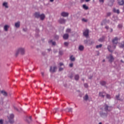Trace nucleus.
I'll return each mask as SVG.
<instances>
[{
	"instance_id": "obj_1",
	"label": "nucleus",
	"mask_w": 124,
	"mask_h": 124,
	"mask_svg": "<svg viewBox=\"0 0 124 124\" xmlns=\"http://www.w3.org/2000/svg\"><path fill=\"white\" fill-rule=\"evenodd\" d=\"M34 15L35 18H37V19L40 18V20H41L42 21H43V20L45 19V15L43 14L40 15V13L39 12L35 13Z\"/></svg>"
},
{
	"instance_id": "obj_2",
	"label": "nucleus",
	"mask_w": 124,
	"mask_h": 124,
	"mask_svg": "<svg viewBox=\"0 0 124 124\" xmlns=\"http://www.w3.org/2000/svg\"><path fill=\"white\" fill-rule=\"evenodd\" d=\"M104 109L106 112H110L112 110V107L108 106L107 104H105Z\"/></svg>"
},
{
	"instance_id": "obj_3",
	"label": "nucleus",
	"mask_w": 124,
	"mask_h": 124,
	"mask_svg": "<svg viewBox=\"0 0 124 124\" xmlns=\"http://www.w3.org/2000/svg\"><path fill=\"white\" fill-rule=\"evenodd\" d=\"M84 44H87V45H92L94 43V42L92 39L85 40L84 41Z\"/></svg>"
},
{
	"instance_id": "obj_4",
	"label": "nucleus",
	"mask_w": 124,
	"mask_h": 124,
	"mask_svg": "<svg viewBox=\"0 0 124 124\" xmlns=\"http://www.w3.org/2000/svg\"><path fill=\"white\" fill-rule=\"evenodd\" d=\"M25 121L27 124H31V123L32 122L31 116H26L25 118Z\"/></svg>"
},
{
	"instance_id": "obj_5",
	"label": "nucleus",
	"mask_w": 124,
	"mask_h": 124,
	"mask_svg": "<svg viewBox=\"0 0 124 124\" xmlns=\"http://www.w3.org/2000/svg\"><path fill=\"white\" fill-rule=\"evenodd\" d=\"M107 59L108 60L109 62H110V63H112L114 62V59L112 54H110L109 56L107 57Z\"/></svg>"
},
{
	"instance_id": "obj_6",
	"label": "nucleus",
	"mask_w": 124,
	"mask_h": 124,
	"mask_svg": "<svg viewBox=\"0 0 124 124\" xmlns=\"http://www.w3.org/2000/svg\"><path fill=\"white\" fill-rule=\"evenodd\" d=\"M66 22V19H65L63 18H60L58 20V23H59V24H61L62 25H64V24H65Z\"/></svg>"
},
{
	"instance_id": "obj_7",
	"label": "nucleus",
	"mask_w": 124,
	"mask_h": 124,
	"mask_svg": "<svg viewBox=\"0 0 124 124\" xmlns=\"http://www.w3.org/2000/svg\"><path fill=\"white\" fill-rule=\"evenodd\" d=\"M99 115H100V117H101L102 118H107L108 113L107 112L105 113L103 111H100Z\"/></svg>"
},
{
	"instance_id": "obj_8",
	"label": "nucleus",
	"mask_w": 124,
	"mask_h": 124,
	"mask_svg": "<svg viewBox=\"0 0 124 124\" xmlns=\"http://www.w3.org/2000/svg\"><path fill=\"white\" fill-rule=\"evenodd\" d=\"M17 50L18 52H19V53L21 54V55H25V48L20 47Z\"/></svg>"
},
{
	"instance_id": "obj_9",
	"label": "nucleus",
	"mask_w": 124,
	"mask_h": 124,
	"mask_svg": "<svg viewBox=\"0 0 124 124\" xmlns=\"http://www.w3.org/2000/svg\"><path fill=\"white\" fill-rule=\"evenodd\" d=\"M56 69H57V66H54V67L50 66L49 71L51 73H54L56 72Z\"/></svg>"
},
{
	"instance_id": "obj_10",
	"label": "nucleus",
	"mask_w": 124,
	"mask_h": 124,
	"mask_svg": "<svg viewBox=\"0 0 124 124\" xmlns=\"http://www.w3.org/2000/svg\"><path fill=\"white\" fill-rule=\"evenodd\" d=\"M108 23L109 24L110 23L109 20L104 19L102 21L101 23V26H104V25H106V23Z\"/></svg>"
},
{
	"instance_id": "obj_11",
	"label": "nucleus",
	"mask_w": 124,
	"mask_h": 124,
	"mask_svg": "<svg viewBox=\"0 0 124 124\" xmlns=\"http://www.w3.org/2000/svg\"><path fill=\"white\" fill-rule=\"evenodd\" d=\"M14 118V114H11L10 115V117L9 118V123L10 124H12L13 123H14V121L13 120V119Z\"/></svg>"
},
{
	"instance_id": "obj_12",
	"label": "nucleus",
	"mask_w": 124,
	"mask_h": 124,
	"mask_svg": "<svg viewBox=\"0 0 124 124\" xmlns=\"http://www.w3.org/2000/svg\"><path fill=\"white\" fill-rule=\"evenodd\" d=\"M61 16H62V17H68V15H69V13L65 12H63L61 13Z\"/></svg>"
},
{
	"instance_id": "obj_13",
	"label": "nucleus",
	"mask_w": 124,
	"mask_h": 124,
	"mask_svg": "<svg viewBox=\"0 0 124 124\" xmlns=\"http://www.w3.org/2000/svg\"><path fill=\"white\" fill-rule=\"evenodd\" d=\"M118 39H119L117 38V37H116L113 39H112V42L113 44H115L116 45H117L118 44Z\"/></svg>"
},
{
	"instance_id": "obj_14",
	"label": "nucleus",
	"mask_w": 124,
	"mask_h": 124,
	"mask_svg": "<svg viewBox=\"0 0 124 124\" xmlns=\"http://www.w3.org/2000/svg\"><path fill=\"white\" fill-rule=\"evenodd\" d=\"M3 95V96H5V97L8 96V93H7V92H6L4 90H2L0 92Z\"/></svg>"
},
{
	"instance_id": "obj_15",
	"label": "nucleus",
	"mask_w": 124,
	"mask_h": 124,
	"mask_svg": "<svg viewBox=\"0 0 124 124\" xmlns=\"http://www.w3.org/2000/svg\"><path fill=\"white\" fill-rule=\"evenodd\" d=\"M83 35L85 37H89V30L87 29L83 32Z\"/></svg>"
},
{
	"instance_id": "obj_16",
	"label": "nucleus",
	"mask_w": 124,
	"mask_h": 124,
	"mask_svg": "<svg viewBox=\"0 0 124 124\" xmlns=\"http://www.w3.org/2000/svg\"><path fill=\"white\" fill-rule=\"evenodd\" d=\"M106 94V93H105V92H99V96L102 97V98H104V97H105Z\"/></svg>"
},
{
	"instance_id": "obj_17",
	"label": "nucleus",
	"mask_w": 124,
	"mask_h": 124,
	"mask_svg": "<svg viewBox=\"0 0 124 124\" xmlns=\"http://www.w3.org/2000/svg\"><path fill=\"white\" fill-rule=\"evenodd\" d=\"M20 21H17V22H16L15 23V28H16V29H19V28H20Z\"/></svg>"
},
{
	"instance_id": "obj_18",
	"label": "nucleus",
	"mask_w": 124,
	"mask_h": 124,
	"mask_svg": "<svg viewBox=\"0 0 124 124\" xmlns=\"http://www.w3.org/2000/svg\"><path fill=\"white\" fill-rule=\"evenodd\" d=\"M114 2H115V0H110L108 2V5L109 6H113V5L114 4Z\"/></svg>"
},
{
	"instance_id": "obj_19",
	"label": "nucleus",
	"mask_w": 124,
	"mask_h": 124,
	"mask_svg": "<svg viewBox=\"0 0 124 124\" xmlns=\"http://www.w3.org/2000/svg\"><path fill=\"white\" fill-rule=\"evenodd\" d=\"M83 100H84V101H88V100H89V95H88V94H85L83 97Z\"/></svg>"
},
{
	"instance_id": "obj_20",
	"label": "nucleus",
	"mask_w": 124,
	"mask_h": 124,
	"mask_svg": "<svg viewBox=\"0 0 124 124\" xmlns=\"http://www.w3.org/2000/svg\"><path fill=\"white\" fill-rule=\"evenodd\" d=\"M118 0V3L119 4V5H124V0Z\"/></svg>"
},
{
	"instance_id": "obj_21",
	"label": "nucleus",
	"mask_w": 124,
	"mask_h": 124,
	"mask_svg": "<svg viewBox=\"0 0 124 124\" xmlns=\"http://www.w3.org/2000/svg\"><path fill=\"white\" fill-rule=\"evenodd\" d=\"M69 37V35L68 34H64L63 36V38L64 39H68V38Z\"/></svg>"
},
{
	"instance_id": "obj_22",
	"label": "nucleus",
	"mask_w": 124,
	"mask_h": 124,
	"mask_svg": "<svg viewBox=\"0 0 124 124\" xmlns=\"http://www.w3.org/2000/svg\"><path fill=\"white\" fill-rule=\"evenodd\" d=\"M9 28V26L7 25H5L4 26V31H8Z\"/></svg>"
},
{
	"instance_id": "obj_23",
	"label": "nucleus",
	"mask_w": 124,
	"mask_h": 124,
	"mask_svg": "<svg viewBox=\"0 0 124 124\" xmlns=\"http://www.w3.org/2000/svg\"><path fill=\"white\" fill-rule=\"evenodd\" d=\"M105 40V36H103L101 38H100L99 40L98 41L100 42H103L104 40Z\"/></svg>"
},
{
	"instance_id": "obj_24",
	"label": "nucleus",
	"mask_w": 124,
	"mask_h": 124,
	"mask_svg": "<svg viewBox=\"0 0 124 124\" xmlns=\"http://www.w3.org/2000/svg\"><path fill=\"white\" fill-rule=\"evenodd\" d=\"M115 98L117 100H120V101H123V99L120 98V94L116 95Z\"/></svg>"
},
{
	"instance_id": "obj_25",
	"label": "nucleus",
	"mask_w": 124,
	"mask_h": 124,
	"mask_svg": "<svg viewBox=\"0 0 124 124\" xmlns=\"http://www.w3.org/2000/svg\"><path fill=\"white\" fill-rule=\"evenodd\" d=\"M100 84L101 86H105L106 85V81L102 80L100 81Z\"/></svg>"
},
{
	"instance_id": "obj_26",
	"label": "nucleus",
	"mask_w": 124,
	"mask_h": 124,
	"mask_svg": "<svg viewBox=\"0 0 124 124\" xmlns=\"http://www.w3.org/2000/svg\"><path fill=\"white\" fill-rule=\"evenodd\" d=\"M78 50H79V51H84V46L82 45H80L78 47Z\"/></svg>"
},
{
	"instance_id": "obj_27",
	"label": "nucleus",
	"mask_w": 124,
	"mask_h": 124,
	"mask_svg": "<svg viewBox=\"0 0 124 124\" xmlns=\"http://www.w3.org/2000/svg\"><path fill=\"white\" fill-rule=\"evenodd\" d=\"M113 11L114 13H117V14H120V10H116V8H113Z\"/></svg>"
},
{
	"instance_id": "obj_28",
	"label": "nucleus",
	"mask_w": 124,
	"mask_h": 124,
	"mask_svg": "<svg viewBox=\"0 0 124 124\" xmlns=\"http://www.w3.org/2000/svg\"><path fill=\"white\" fill-rule=\"evenodd\" d=\"M82 7L83 9H85V10H88V9H89V7L86 4H83L82 5Z\"/></svg>"
},
{
	"instance_id": "obj_29",
	"label": "nucleus",
	"mask_w": 124,
	"mask_h": 124,
	"mask_svg": "<svg viewBox=\"0 0 124 124\" xmlns=\"http://www.w3.org/2000/svg\"><path fill=\"white\" fill-rule=\"evenodd\" d=\"M70 60L71 62H75V57H73V55H72L70 57Z\"/></svg>"
},
{
	"instance_id": "obj_30",
	"label": "nucleus",
	"mask_w": 124,
	"mask_h": 124,
	"mask_svg": "<svg viewBox=\"0 0 124 124\" xmlns=\"http://www.w3.org/2000/svg\"><path fill=\"white\" fill-rule=\"evenodd\" d=\"M2 5H3V6H4V7H5V8H8V5L7 4V2H4V3H3Z\"/></svg>"
},
{
	"instance_id": "obj_31",
	"label": "nucleus",
	"mask_w": 124,
	"mask_h": 124,
	"mask_svg": "<svg viewBox=\"0 0 124 124\" xmlns=\"http://www.w3.org/2000/svg\"><path fill=\"white\" fill-rule=\"evenodd\" d=\"M111 48V46H108V50L109 52L110 53H113V50L110 49Z\"/></svg>"
},
{
	"instance_id": "obj_32",
	"label": "nucleus",
	"mask_w": 124,
	"mask_h": 124,
	"mask_svg": "<svg viewBox=\"0 0 124 124\" xmlns=\"http://www.w3.org/2000/svg\"><path fill=\"white\" fill-rule=\"evenodd\" d=\"M79 77L78 75H76L75 76V79L76 81H78V80H79Z\"/></svg>"
},
{
	"instance_id": "obj_33",
	"label": "nucleus",
	"mask_w": 124,
	"mask_h": 124,
	"mask_svg": "<svg viewBox=\"0 0 124 124\" xmlns=\"http://www.w3.org/2000/svg\"><path fill=\"white\" fill-rule=\"evenodd\" d=\"M120 48H124V41H123L122 44H120Z\"/></svg>"
},
{
	"instance_id": "obj_34",
	"label": "nucleus",
	"mask_w": 124,
	"mask_h": 124,
	"mask_svg": "<svg viewBox=\"0 0 124 124\" xmlns=\"http://www.w3.org/2000/svg\"><path fill=\"white\" fill-rule=\"evenodd\" d=\"M66 110H68V112H71V113H72V110L73 108H66Z\"/></svg>"
},
{
	"instance_id": "obj_35",
	"label": "nucleus",
	"mask_w": 124,
	"mask_h": 124,
	"mask_svg": "<svg viewBox=\"0 0 124 124\" xmlns=\"http://www.w3.org/2000/svg\"><path fill=\"white\" fill-rule=\"evenodd\" d=\"M66 32H67L68 33H70V32H71V29H67L66 30Z\"/></svg>"
},
{
	"instance_id": "obj_36",
	"label": "nucleus",
	"mask_w": 124,
	"mask_h": 124,
	"mask_svg": "<svg viewBox=\"0 0 124 124\" xmlns=\"http://www.w3.org/2000/svg\"><path fill=\"white\" fill-rule=\"evenodd\" d=\"M58 111H59V108H55L53 109V113L55 114V113H56L57 112H58Z\"/></svg>"
},
{
	"instance_id": "obj_37",
	"label": "nucleus",
	"mask_w": 124,
	"mask_h": 124,
	"mask_svg": "<svg viewBox=\"0 0 124 124\" xmlns=\"http://www.w3.org/2000/svg\"><path fill=\"white\" fill-rule=\"evenodd\" d=\"M101 47H102V44H100V45H97V46H96V48L97 49H98V48H101Z\"/></svg>"
},
{
	"instance_id": "obj_38",
	"label": "nucleus",
	"mask_w": 124,
	"mask_h": 124,
	"mask_svg": "<svg viewBox=\"0 0 124 124\" xmlns=\"http://www.w3.org/2000/svg\"><path fill=\"white\" fill-rule=\"evenodd\" d=\"M118 27L119 29H122L123 28V24H119Z\"/></svg>"
},
{
	"instance_id": "obj_39",
	"label": "nucleus",
	"mask_w": 124,
	"mask_h": 124,
	"mask_svg": "<svg viewBox=\"0 0 124 124\" xmlns=\"http://www.w3.org/2000/svg\"><path fill=\"white\" fill-rule=\"evenodd\" d=\"M106 97H107V98L110 99V98H111V96L110 95V94H107Z\"/></svg>"
},
{
	"instance_id": "obj_40",
	"label": "nucleus",
	"mask_w": 124,
	"mask_h": 124,
	"mask_svg": "<svg viewBox=\"0 0 124 124\" xmlns=\"http://www.w3.org/2000/svg\"><path fill=\"white\" fill-rule=\"evenodd\" d=\"M59 55H61V56H62V55H63V52H62V51L60 50L59 51Z\"/></svg>"
},
{
	"instance_id": "obj_41",
	"label": "nucleus",
	"mask_w": 124,
	"mask_h": 124,
	"mask_svg": "<svg viewBox=\"0 0 124 124\" xmlns=\"http://www.w3.org/2000/svg\"><path fill=\"white\" fill-rule=\"evenodd\" d=\"M42 56H46V52L43 51L42 52Z\"/></svg>"
},
{
	"instance_id": "obj_42",
	"label": "nucleus",
	"mask_w": 124,
	"mask_h": 124,
	"mask_svg": "<svg viewBox=\"0 0 124 124\" xmlns=\"http://www.w3.org/2000/svg\"><path fill=\"white\" fill-rule=\"evenodd\" d=\"M82 21H83V22H88V19H86L85 18H82Z\"/></svg>"
},
{
	"instance_id": "obj_43",
	"label": "nucleus",
	"mask_w": 124,
	"mask_h": 124,
	"mask_svg": "<svg viewBox=\"0 0 124 124\" xmlns=\"http://www.w3.org/2000/svg\"><path fill=\"white\" fill-rule=\"evenodd\" d=\"M20 52L18 51V50H17V52L16 53V57H17V56L19 55V53Z\"/></svg>"
},
{
	"instance_id": "obj_44",
	"label": "nucleus",
	"mask_w": 124,
	"mask_h": 124,
	"mask_svg": "<svg viewBox=\"0 0 124 124\" xmlns=\"http://www.w3.org/2000/svg\"><path fill=\"white\" fill-rule=\"evenodd\" d=\"M69 67H73V63H71L69 64Z\"/></svg>"
},
{
	"instance_id": "obj_45",
	"label": "nucleus",
	"mask_w": 124,
	"mask_h": 124,
	"mask_svg": "<svg viewBox=\"0 0 124 124\" xmlns=\"http://www.w3.org/2000/svg\"><path fill=\"white\" fill-rule=\"evenodd\" d=\"M84 86L85 88H88V87H89V85H88V84H87V83H85L84 84Z\"/></svg>"
},
{
	"instance_id": "obj_46",
	"label": "nucleus",
	"mask_w": 124,
	"mask_h": 124,
	"mask_svg": "<svg viewBox=\"0 0 124 124\" xmlns=\"http://www.w3.org/2000/svg\"><path fill=\"white\" fill-rule=\"evenodd\" d=\"M64 45L65 46H68V43H67V42H64Z\"/></svg>"
},
{
	"instance_id": "obj_47",
	"label": "nucleus",
	"mask_w": 124,
	"mask_h": 124,
	"mask_svg": "<svg viewBox=\"0 0 124 124\" xmlns=\"http://www.w3.org/2000/svg\"><path fill=\"white\" fill-rule=\"evenodd\" d=\"M70 79H72L73 78V74H71L70 76H69Z\"/></svg>"
},
{
	"instance_id": "obj_48",
	"label": "nucleus",
	"mask_w": 124,
	"mask_h": 124,
	"mask_svg": "<svg viewBox=\"0 0 124 124\" xmlns=\"http://www.w3.org/2000/svg\"><path fill=\"white\" fill-rule=\"evenodd\" d=\"M14 109L15 110H16V111H17V112H20V110H19V109H18L17 108H16V107H14Z\"/></svg>"
},
{
	"instance_id": "obj_49",
	"label": "nucleus",
	"mask_w": 124,
	"mask_h": 124,
	"mask_svg": "<svg viewBox=\"0 0 124 124\" xmlns=\"http://www.w3.org/2000/svg\"><path fill=\"white\" fill-rule=\"evenodd\" d=\"M63 70V68L60 67L59 68V71H62Z\"/></svg>"
},
{
	"instance_id": "obj_50",
	"label": "nucleus",
	"mask_w": 124,
	"mask_h": 124,
	"mask_svg": "<svg viewBox=\"0 0 124 124\" xmlns=\"http://www.w3.org/2000/svg\"><path fill=\"white\" fill-rule=\"evenodd\" d=\"M93 77V76L92 75H91V76H90L88 77V78H89V79H92Z\"/></svg>"
},
{
	"instance_id": "obj_51",
	"label": "nucleus",
	"mask_w": 124,
	"mask_h": 124,
	"mask_svg": "<svg viewBox=\"0 0 124 124\" xmlns=\"http://www.w3.org/2000/svg\"><path fill=\"white\" fill-rule=\"evenodd\" d=\"M23 31H28V29L27 28H23Z\"/></svg>"
},
{
	"instance_id": "obj_52",
	"label": "nucleus",
	"mask_w": 124,
	"mask_h": 124,
	"mask_svg": "<svg viewBox=\"0 0 124 124\" xmlns=\"http://www.w3.org/2000/svg\"><path fill=\"white\" fill-rule=\"evenodd\" d=\"M107 16H110V15H111V13H108L107 14Z\"/></svg>"
},
{
	"instance_id": "obj_53",
	"label": "nucleus",
	"mask_w": 124,
	"mask_h": 124,
	"mask_svg": "<svg viewBox=\"0 0 124 124\" xmlns=\"http://www.w3.org/2000/svg\"><path fill=\"white\" fill-rule=\"evenodd\" d=\"M0 124H3V121H2V120H0Z\"/></svg>"
},
{
	"instance_id": "obj_54",
	"label": "nucleus",
	"mask_w": 124,
	"mask_h": 124,
	"mask_svg": "<svg viewBox=\"0 0 124 124\" xmlns=\"http://www.w3.org/2000/svg\"><path fill=\"white\" fill-rule=\"evenodd\" d=\"M105 28L106 29V30H109V26H106Z\"/></svg>"
},
{
	"instance_id": "obj_55",
	"label": "nucleus",
	"mask_w": 124,
	"mask_h": 124,
	"mask_svg": "<svg viewBox=\"0 0 124 124\" xmlns=\"http://www.w3.org/2000/svg\"><path fill=\"white\" fill-rule=\"evenodd\" d=\"M48 43H53V40H50L48 41Z\"/></svg>"
},
{
	"instance_id": "obj_56",
	"label": "nucleus",
	"mask_w": 124,
	"mask_h": 124,
	"mask_svg": "<svg viewBox=\"0 0 124 124\" xmlns=\"http://www.w3.org/2000/svg\"><path fill=\"white\" fill-rule=\"evenodd\" d=\"M63 86L65 88H67V84H64Z\"/></svg>"
},
{
	"instance_id": "obj_57",
	"label": "nucleus",
	"mask_w": 124,
	"mask_h": 124,
	"mask_svg": "<svg viewBox=\"0 0 124 124\" xmlns=\"http://www.w3.org/2000/svg\"><path fill=\"white\" fill-rule=\"evenodd\" d=\"M8 95H9V96L11 97V95H12V93H8Z\"/></svg>"
},
{
	"instance_id": "obj_58",
	"label": "nucleus",
	"mask_w": 124,
	"mask_h": 124,
	"mask_svg": "<svg viewBox=\"0 0 124 124\" xmlns=\"http://www.w3.org/2000/svg\"><path fill=\"white\" fill-rule=\"evenodd\" d=\"M100 2H102V3H103V2H104V0H99Z\"/></svg>"
},
{
	"instance_id": "obj_59",
	"label": "nucleus",
	"mask_w": 124,
	"mask_h": 124,
	"mask_svg": "<svg viewBox=\"0 0 124 124\" xmlns=\"http://www.w3.org/2000/svg\"><path fill=\"white\" fill-rule=\"evenodd\" d=\"M52 45L55 46V45H56V42H53L52 43Z\"/></svg>"
},
{
	"instance_id": "obj_60",
	"label": "nucleus",
	"mask_w": 124,
	"mask_h": 124,
	"mask_svg": "<svg viewBox=\"0 0 124 124\" xmlns=\"http://www.w3.org/2000/svg\"><path fill=\"white\" fill-rule=\"evenodd\" d=\"M59 65H60V66H62V65H63V63H59Z\"/></svg>"
},
{
	"instance_id": "obj_61",
	"label": "nucleus",
	"mask_w": 124,
	"mask_h": 124,
	"mask_svg": "<svg viewBox=\"0 0 124 124\" xmlns=\"http://www.w3.org/2000/svg\"><path fill=\"white\" fill-rule=\"evenodd\" d=\"M85 1V0H80L81 3H83Z\"/></svg>"
},
{
	"instance_id": "obj_62",
	"label": "nucleus",
	"mask_w": 124,
	"mask_h": 124,
	"mask_svg": "<svg viewBox=\"0 0 124 124\" xmlns=\"http://www.w3.org/2000/svg\"><path fill=\"white\" fill-rule=\"evenodd\" d=\"M55 38H56V39H58L59 38V36H55Z\"/></svg>"
},
{
	"instance_id": "obj_63",
	"label": "nucleus",
	"mask_w": 124,
	"mask_h": 124,
	"mask_svg": "<svg viewBox=\"0 0 124 124\" xmlns=\"http://www.w3.org/2000/svg\"><path fill=\"white\" fill-rule=\"evenodd\" d=\"M41 74L42 76H44V72H42Z\"/></svg>"
},
{
	"instance_id": "obj_64",
	"label": "nucleus",
	"mask_w": 124,
	"mask_h": 124,
	"mask_svg": "<svg viewBox=\"0 0 124 124\" xmlns=\"http://www.w3.org/2000/svg\"><path fill=\"white\" fill-rule=\"evenodd\" d=\"M110 32H113V29H110Z\"/></svg>"
}]
</instances>
